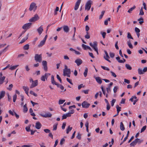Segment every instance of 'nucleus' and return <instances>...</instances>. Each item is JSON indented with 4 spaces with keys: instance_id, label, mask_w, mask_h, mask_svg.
Segmentation results:
<instances>
[{
    "instance_id": "nucleus-1",
    "label": "nucleus",
    "mask_w": 147,
    "mask_h": 147,
    "mask_svg": "<svg viewBox=\"0 0 147 147\" xmlns=\"http://www.w3.org/2000/svg\"><path fill=\"white\" fill-rule=\"evenodd\" d=\"M34 59L36 62H41L42 60V54H36L34 56Z\"/></svg>"
},
{
    "instance_id": "nucleus-2",
    "label": "nucleus",
    "mask_w": 147,
    "mask_h": 147,
    "mask_svg": "<svg viewBox=\"0 0 147 147\" xmlns=\"http://www.w3.org/2000/svg\"><path fill=\"white\" fill-rule=\"evenodd\" d=\"M37 8V6L36 5V3L32 2L30 4L29 10L31 11L33 10L34 11H35L36 10Z\"/></svg>"
},
{
    "instance_id": "nucleus-3",
    "label": "nucleus",
    "mask_w": 147,
    "mask_h": 147,
    "mask_svg": "<svg viewBox=\"0 0 147 147\" xmlns=\"http://www.w3.org/2000/svg\"><path fill=\"white\" fill-rule=\"evenodd\" d=\"M92 2L91 0H89L86 3L85 6V9L89 11L91 7V5Z\"/></svg>"
},
{
    "instance_id": "nucleus-4",
    "label": "nucleus",
    "mask_w": 147,
    "mask_h": 147,
    "mask_svg": "<svg viewBox=\"0 0 147 147\" xmlns=\"http://www.w3.org/2000/svg\"><path fill=\"white\" fill-rule=\"evenodd\" d=\"M39 18V17L38 15L36 14L34 17H32L29 20V21L30 22H34L38 20Z\"/></svg>"
},
{
    "instance_id": "nucleus-5",
    "label": "nucleus",
    "mask_w": 147,
    "mask_h": 147,
    "mask_svg": "<svg viewBox=\"0 0 147 147\" xmlns=\"http://www.w3.org/2000/svg\"><path fill=\"white\" fill-rule=\"evenodd\" d=\"M71 70L70 69H68L67 66L65 65V68L63 70V75L66 74H71Z\"/></svg>"
},
{
    "instance_id": "nucleus-6",
    "label": "nucleus",
    "mask_w": 147,
    "mask_h": 147,
    "mask_svg": "<svg viewBox=\"0 0 147 147\" xmlns=\"http://www.w3.org/2000/svg\"><path fill=\"white\" fill-rule=\"evenodd\" d=\"M90 46L92 47L94 50H96L98 48L97 47V42L96 41H94L93 42V44L92 42L89 43Z\"/></svg>"
},
{
    "instance_id": "nucleus-7",
    "label": "nucleus",
    "mask_w": 147,
    "mask_h": 147,
    "mask_svg": "<svg viewBox=\"0 0 147 147\" xmlns=\"http://www.w3.org/2000/svg\"><path fill=\"white\" fill-rule=\"evenodd\" d=\"M32 23L30 22L24 24L22 27V28L24 30L29 28L32 25Z\"/></svg>"
},
{
    "instance_id": "nucleus-8",
    "label": "nucleus",
    "mask_w": 147,
    "mask_h": 147,
    "mask_svg": "<svg viewBox=\"0 0 147 147\" xmlns=\"http://www.w3.org/2000/svg\"><path fill=\"white\" fill-rule=\"evenodd\" d=\"M82 107L83 108H88L90 105V104L86 101H84L82 104Z\"/></svg>"
},
{
    "instance_id": "nucleus-9",
    "label": "nucleus",
    "mask_w": 147,
    "mask_h": 147,
    "mask_svg": "<svg viewBox=\"0 0 147 147\" xmlns=\"http://www.w3.org/2000/svg\"><path fill=\"white\" fill-rule=\"evenodd\" d=\"M104 52L106 55V56H104V59H105L106 60L108 61L109 63H111V61L109 59L110 58V57L109 55L107 52L105 51H104Z\"/></svg>"
},
{
    "instance_id": "nucleus-10",
    "label": "nucleus",
    "mask_w": 147,
    "mask_h": 147,
    "mask_svg": "<svg viewBox=\"0 0 147 147\" xmlns=\"http://www.w3.org/2000/svg\"><path fill=\"white\" fill-rule=\"evenodd\" d=\"M81 0H78L76 3L74 7V10H76L78 9Z\"/></svg>"
},
{
    "instance_id": "nucleus-11",
    "label": "nucleus",
    "mask_w": 147,
    "mask_h": 147,
    "mask_svg": "<svg viewBox=\"0 0 147 147\" xmlns=\"http://www.w3.org/2000/svg\"><path fill=\"white\" fill-rule=\"evenodd\" d=\"M40 115L44 117H51L52 116V114L49 112H48L47 113H45L44 115L41 114Z\"/></svg>"
},
{
    "instance_id": "nucleus-12",
    "label": "nucleus",
    "mask_w": 147,
    "mask_h": 147,
    "mask_svg": "<svg viewBox=\"0 0 147 147\" xmlns=\"http://www.w3.org/2000/svg\"><path fill=\"white\" fill-rule=\"evenodd\" d=\"M38 84V81L37 80H34L33 82H32V84L30 87V88H32L36 87Z\"/></svg>"
},
{
    "instance_id": "nucleus-13",
    "label": "nucleus",
    "mask_w": 147,
    "mask_h": 147,
    "mask_svg": "<svg viewBox=\"0 0 147 147\" xmlns=\"http://www.w3.org/2000/svg\"><path fill=\"white\" fill-rule=\"evenodd\" d=\"M78 66L80 65L82 63V61L80 59H76L75 61Z\"/></svg>"
},
{
    "instance_id": "nucleus-14",
    "label": "nucleus",
    "mask_w": 147,
    "mask_h": 147,
    "mask_svg": "<svg viewBox=\"0 0 147 147\" xmlns=\"http://www.w3.org/2000/svg\"><path fill=\"white\" fill-rule=\"evenodd\" d=\"M42 126V125L39 122H37L36 123L35 128L37 129H39Z\"/></svg>"
},
{
    "instance_id": "nucleus-15",
    "label": "nucleus",
    "mask_w": 147,
    "mask_h": 147,
    "mask_svg": "<svg viewBox=\"0 0 147 147\" xmlns=\"http://www.w3.org/2000/svg\"><path fill=\"white\" fill-rule=\"evenodd\" d=\"M37 31L40 35L41 34L43 31V29L42 25L40 26L39 28L37 29Z\"/></svg>"
},
{
    "instance_id": "nucleus-16",
    "label": "nucleus",
    "mask_w": 147,
    "mask_h": 147,
    "mask_svg": "<svg viewBox=\"0 0 147 147\" xmlns=\"http://www.w3.org/2000/svg\"><path fill=\"white\" fill-rule=\"evenodd\" d=\"M63 28L64 32L67 33L69 32V29L67 26H64L63 27Z\"/></svg>"
},
{
    "instance_id": "nucleus-17",
    "label": "nucleus",
    "mask_w": 147,
    "mask_h": 147,
    "mask_svg": "<svg viewBox=\"0 0 147 147\" xmlns=\"http://www.w3.org/2000/svg\"><path fill=\"white\" fill-rule=\"evenodd\" d=\"M96 82L99 84H100L102 83V81L101 78L99 77H96L95 78Z\"/></svg>"
},
{
    "instance_id": "nucleus-18",
    "label": "nucleus",
    "mask_w": 147,
    "mask_h": 147,
    "mask_svg": "<svg viewBox=\"0 0 147 147\" xmlns=\"http://www.w3.org/2000/svg\"><path fill=\"white\" fill-rule=\"evenodd\" d=\"M5 94V92L4 91H2L0 92V99L3 98Z\"/></svg>"
},
{
    "instance_id": "nucleus-19",
    "label": "nucleus",
    "mask_w": 147,
    "mask_h": 147,
    "mask_svg": "<svg viewBox=\"0 0 147 147\" xmlns=\"http://www.w3.org/2000/svg\"><path fill=\"white\" fill-rule=\"evenodd\" d=\"M120 128L121 130L122 131H124L125 129V128L124 127V125L122 122H121L120 123Z\"/></svg>"
},
{
    "instance_id": "nucleus-20",
    "label": "nucleus",
    "mask_w": 147,
    "mask_h": 147,
    "mask_svg": "<svg viewBox=\"0 0 147 147\" xmlns=\"http://www.w3.org/2000/svg\"><path fill=\"white\" fill-rule=\"evenodd\" d=\"M27 105L26 104H25L24 106H23V111L24 113H26L27 112L28 109V108L27 107Z\"/></svg>"
},
{
    "instance_id": "nucleus-21",
    "label": "nucleus",
    "mask_w": 147,
    "mask_h": 147,
    "mask_svg": "<svg viewBox=\"0 0 147 147\" xmlns=\"http://www.w3.org/2000/svg\"><path fill=\"white\" fill-rule=\"evenodd\" d=\"M51 83L53 85H54L55 83L56 82L54 80V77L53 75H52L51 78Z\"/></svg>"
},
{
    "instance_id": "nucleus-22",
    "label": "nucleus",
    "mask_w": 147,
    "mask_h": 147,
    "mask_svg": "<svg viewBox=\"0 0 147 147\" xmlns=\"http://www.w3.org/2000/svg\"><path fill=\"white\" fill-rule=\"evenodd\" d=\"M28 34L27 35V37L26 38H23V39H22L21 40V41L19 43V44H22L26 40L28 39Z\"/></svg>"
},
{
    "instance_id": "nucleus-23",
    "label": "nucleus",
    "mask_w": 147,
    "mask_h": 147,
    "mask_svg": "<svg viewBox=\"0 0 147 147\" xmlns=\"http://www.w3.org/2000/svg\"><path fill=\"white\" fill-rule=\"evenodd\" d=\"M5 78V76H3L2 77H0V84L3 83Z\"/></svg>"
},
{
    "instance_id": "nucleus-24",
    "label": "nucleus",
    "mask_w": 147,
    "mask_h": 147,
    "mask_svg": "<svg viewBox=\"0 0 147 147\" xmlns=\"http://www.w3.org/2000/svg\"><path fill=\"white\" fill-rule=\"evenodd\" d=\"M137 144V142L136 139L131 142L130 144V145L131 146H134Z\"/></svg>"
},
{
    "instance_id": "nucleus-25",
    "label": "nucleus",
    "mask_w": 147,
    "mask_h": 147,
    "mask_svg": "<svg viewBox=\"0 0 147 147\" xmlns=\"http://www.w3.org/2000/svg\"><path fill=\"white\" fill-rule=\"evenodd\" d=\"M45 41V40H42L40 42V44L38 45V47H42L44 45Z\"/></svg>"
},
{
    "instance_id": "nucleus-26",
    "label": "nucleus",
    "mask_w": 147,
    "mask_h": 147,
    "mask_svg": "<svg viewBox=\"0 0 147 147\" xmlns=\"http://www.w3.org/2000/svg\"><path fill=\"white\" fill-rule=\"evenodd\" d=\"M138 73L140 75L143 74H144V73L143 71V70L142 69L139 68L138 70Z\"/></svg>"
},
{
    "instance_id": "nucleus-27",
    "label": "nucleus",
    "mask_w": 147,
    "mask_h": 147,
    "mask_svg": "<svg viewBox=\"0 0 147 147\" xmlns=\"http://www.w3.org/2000/svg\"><path fill=\"white\" fill-rule=\"evenodd\" d=\"M136 141L137 143H138V144H139L142 142L143 141V140H141L140 139L137 138L136 139Z\"/></svg>"
},
{
    "instance_id": "nucleus-28",
    "label": "nucleus",
    "mask_w": 147,
    "mask_h": 147,
    "mask_svg": "<svg viewBox=\"0 0 147 147\" xmlns=\"http://www.w3.org/2000/svg\"><path fill=\"white\" fill-rule=\"evenodd\" d=\"M136 7L135 6H134L132 7L127 12L129 13H131L134 9L136 8Z\"/></svg>"
},
{
    "instance_id": "nucleus-29",
    "label": "nucleus",
    "mask_w": 147,
    "mask_h": 147,
    "mask_svg": "<svg viewBox=\"0 0 147 147\" xmlns=\"http://www.w3.org/2000/svg\"><path fill=\"white\" fill-rule=\"evenodd\" d=\"M127 44L129 47L131 49L133 48V47L131 43V42L130 40H129L127 42Z\"/></svg>"
},
{
    "instance_id": "nucleus-30",
    "label": "nucleus",
    "mask_w": 147,
    "mask_h": 147,
    "mask_svg": "<svg viewBox=\"0 0 147 147\" xmlns=\"http://www.w3.org/2000/svg\"><path fill=\"white\" fill-rule=\"evenodd\" d=\"M72 129V127H70V126H69L66 130V133L68 134Z\"/></svg>"
},
{
    "instance_id": "nucleus-31",
    "label": "nucleus",
    "mask_w": 147,
    "mask_h": 147,
    "mask_svg": "<svg viewBox=\"0 0 147 147\" xmlns=\"http://www.w3.org/2000/svg\"><path fill=\"white\" fill-rule=\"evenodd\" d=\"M29 45L28 44H26L23 47V49L25 50H28L29 49Z\"/></svg>"
},
{
    "instance_id": "nucleus-32",
    "label": "nucleus",
    "mask_w": 147,
    "mask_h": 147,
    "mask_svg": "<svg viewBox=\"0 0 147 147\" xmlns=\"http://www.w3.org/2000/svg\"><path fill=\"white\" fill-rule=\"evenodd\" d=\"M88 71V68L86 67L85 68V71L84 73V75L85 77H86L87 76Z\"/></svg>"
},
{
    "instance_id": "nucleus-33",
    "label": "nucleus",
    "mask_w": 147,
    "mask_h": 147,
    "mask_svg": "<svg viewBox=\"0 0 147 147\" xmlns=\"http://www.w3.org/2000/svg\"><path fill=\"white\" fill-rule=\"evenodd\" d=\"M18 65H17L15 66H13L9 68V69L11 70H13L14 69H15L18 66Z\"/></svg>"
},
{
    "instance_id": "nucleus-34",
    "label": "nucleus",
    "mask_w": 147,
    "mask_h": 147,
    "mask_svg": "<svg viewBox=\"0 0 147 147\" xmlns=\"http://www.w3.org/2000/svg\"><path fill=\"white\" fill-rule=\"evenodd\" d=\"M144 12L143 10V8L142 7L140 11V13L139 14V15L142 16L144 14Z\"/></svg>"
},
{
    "instance_id": "nucleus-35",
    "label": "nucleus",
    "mask_w": 147,
    "mask_h": 147,
    "mask_svg": "<svg viewBox=\"0 0 147 147\" xmlns=\"http://www.w3.org/2000/svg\"><path fill=\"white\" fill-rule=\"evenodd\" d=\"M125 66L127 69L129 70H130L132 69L131 67L129 64H126Z\"/></svg>"
},
{
    "instance_id": "nucleus-36",
    "label": "nucleus",
    "mask_w": 147,
    "mask_h": 147,
    "mask_svg": "<svg viewBox=\"0 0 147 147\" xmlns=\"http://www.w3.org/2000/svg\"><path fill=\"white\" fill-rule=\"evenodd\" d=\"M57 123H55L53 125V131H55L57 129Z\"/></svg>"
},
{
    "instance_id": "nucleus-37",
    "label": "nucleus",
    "mask_w": 147,
    "mask_h": 147,
    "mask_svg": "<svg viewBox=\"0 0 147 147\" xmlns=\"http://www.w3.org/2000/svg\"><path fill=\"white\" fill-rule=\"evenodd\" d=\"M23 88L25 92V91H28L29 89V88L28 87L23 86Z\"/></svg>"
},
{
    "instance_id": "nucleus-38",
    "label": "nucleus",
    "mask_w": 147,
    "mask_h": 147,
    "mask_svg": "<svg viewBox=\"0 0 147 147\" xmlns=\"http://www.w3.org/2000/svg\"><path fill=\"white\" fill-rule=\"evenodd\" d=\"M31 125H29L28 127H26V128H25L26 129L27 131L29 132L31 130L30 129V127H31Z\"/></svg>"
},
{
    "instance_id": "nucleus-39",
    "label": "nucleus",
    "mask_w": 147,
    "mask_h": 147,
    "mask_svg": "<svg viewBox=\"0 0 147 147\" xmlns=\"http://www.w3.org/2000/svg\"><path fill=\"white\" fill-rule=\"evenodd\" d=\"M127 38H130L133 39V38L132 37L130 33L128 32L127 33Z\"/></svg>"
},
{
    "instance_id": "nucleus-40",
    "label": "nucleus",
    "mask_w": 147,
    "mask_h": 147,
    "mask_svg": "<svg viewBox=\"0 0 147 147\" xmlns=\"http://www.w3.org/2000/svg\"><path fill=\"white\" fill-rule=\"evenodd\" d=\"M146 125H145L143 126L142 128L141 129L140 131V133H141L143 132H144L145 130L146 129Z\"/></svg>"
},
{
    "instance_id": "nucleus-41",
    "label": "nucleus",
    "mask_w": 147,
    "mask_h": 147,
    "mask_svg": "<svg viewBox=\"0 0 147 147\" xmlns=\"http://www.w3.org/2000/svg\"><path fill=\"white\" fill-rule=\"evenodd\" d=\"M17 95L15 94H14L13 96V101L14 102H16V100L17 98Z\"/></svg>"
},
{
    "instance_id": "nucleus-42",
    "label": "nucleus",
    "mask_w": 147,
    "mask_h": 147,
    "mask_svg": "<svg viewBox=\"0 0 147 147\" xmlns=\"http://www.w3.org/2000/svg\"><path fill=\"white\" fill-rule=\"evenodd\" d=\"M86 34L85 35V37L86 39H89L90 38V36L88 34V32H86Z\"/></svg>"
},
{
    "instance_id": "nucleus-43",
    "label": "nucleus",
    "mask_w": 147,
    "mask_h": 147,
    "mask_svg": "<svg viewBox=\"0 0 147 147\" xmlns=\"http://www.w3.org/2000/svg\"><path fill=\"white\" fill-rule=\"evenodd\" d=\"M118 88V87L117 86H115L113 89L114 92L115 93L117 92V90Z\"/></svg>"
},
{
    "instance_id": "nucleus-44",
    "label": "nucleus",
    "mask_w": 147,
    "mask_h": 147,
    "mask_svg": "<svg viewBox=\"0 0 147 147\" xmlns=\"http://www.w3.org/2000/svg\"><path fill=\"white\" fill-rule=\"evenodd\" d=\"M82 46L84 50H86L87 49L88 47V46H86L84 44H82Z\"/></svg>"
},
{
    "instance_id": "nucleus-45",
    "label": "nucleus",
    "mask_w": 147,
    "mask_h": 147,
    "mask_svg": "<svg viewBox=\"0 0 147 147\" xmlns=\"http://www.w3.org/2000/svg\"><path fill=\"white\" fill-rule=\"evenodd\" d=\"M65 101V100H60L59 101V104L60 105L63 104Z\"/></svg>"
},
{
    "instance_id": "nucleus-46",
    "label": "nucleus",
    "mask_w": 147,
    "mask_h": 147,
    "mask_svg": "<svg viewBox=\"0 0 147 147\" xmlns=\"http://www.w3.org/2000/svg\"><path fill=\"white\" fill-rule=\"evenodd\" d=\"M101 67L102 69H103L104 70H107V71L109 70V68L107 67H105L104 66H101Z\"/></svg>"
},
{
    "instance_id": "nucleus-47",
    "label": "nucleus",
    "mask_w": 147,
    "mask_h": 147,
    "mask_svg": "<svg viewBox=\"0 0 147 147\" xmlns=\"http://www.w3.org/2000/svg\"><path fill=\"white\" fill-rule=\"evenodd\" d=\"M77 138L79 140L81 139V135L80 133H79L78 134V135L77 136Z\"/></svg>"
},
{
    "instance_id": "nucleus-48",
    "label": "nucleus",
    "mask_w": 147,
    "mask_h": 147,
    "mask_svg": "<svg viewBox=\"0 0 147 147\" xmlns=\"http://www.w3.org/2000/svg\"><path fill=\"white\" fill-rule=\"evenodd\" d=\"M51 74L50 73H45L44 75L45 79L47 80L48 77Z\"/></svg>"
},
{
    "instance_id": "nucleus-49",
    "label": "nucleus",
    "mask_w": 147,
    "mask_h": 147,
    "mask_svg": "<svg viewBox=\"0 0 147 147\" xmlns=\"http://www.w3.org/2000/svg\"><path fill=\"white\" fill-rule=\"evenodd\" d=\"M57 78L59 81L60 83H62V80L59 75H57Z\"/></svg>"
},
{
    "instance_id": "nucleus-50",
    "label": "nucleus",
    "mask_w": 147,
    "mask_h": 147,
    "mask_svg": "<svg viewBox=\"0 0 147 147\" xmlns=\"http://www.w3.org/2000/svg\"><path fill=\"white\" fill-rule=\"evenodd\" d=\"M116 107L117 109V111H121V107H119V105H117L116 106Z\"/></svg>"
},
{
    "instance_id": "nucleus-51",
    "label": "nucleus",
    "mask_w": 147,
    "mask_h": 147,
    "mask_svg": "<svg viewBox=\"0 0 147 147\" xmlns=\"http://www.w3.org/2000/svg\"><path fill=\"white\" fill-rule=\"evenodd\" d=\"M109 55L111 57L113 58L115 56V54L113 53L110 52L109 53Z\"/></svg>"
},
{
    "instance_id": "nucleus-52",
    "label": "nucleus",
    "mask_w": 147,
    "mask_h": 147,
    "mask_svg": "<svg viewBox=\"0 0 147 147\" xmlns=\"http://www.w3.org/2000/svg\"><path fill=\"white\" fill-rule=\"evenodd\" d=\"M101 34H102L103 38H104L105 37V36L106 34V32H101Z\"/></svg>"
},
{
    "instance_id": "nucleus-53",
    "label": "nucleus",
    "mask_w": 147,
    "mask_h": 147,
    "mask_svg": "<svg viewBox=\"0 0 147 147\" xmlns=\"http://www.w3.org/2000/svg\"><path fill=\"white\" fill-rule=\"evenodd\" d=\"M84 86L83 84H81L78 86V90H80L81 88L84 87Z\"/></svg>"
},
{
    "instance_id": "nucleus-54",
    "label": "nucleus",
    "mask_w": 147,
    "mask_h": 147,
    "mask_svg": "<svg viewBox=\"0 0 147 147\" xmlns=\"http://www.w3.org/2000/svg\"><path fill=\"white\" fill-rule=\"evenodd\" d=\"M13 86L12 84H11L9 85V88H8L7 89L9 90H12L11 88L13 87Z\"/></svg>"
},
{
    "instance_id": "nucleus-55",
    "label": "nucleus",
    "mask_w": 147,
    "mask_h": 147,
    "mask_svg": "<svg viewBox=\"0 0 147 147\" xmlns=\"http://www.w3.org/2000/svg\"><path fill=\"white\" fill-rule=\"evenodd\" d=\"M66 125V123L64 122L63 123L61 128L63 129H64L65 128V127Z\"/></svg>"
},
{
    "instance_id": "nucleus-56",
    "label": "nucleus",
    "mask_w": 147,
    "mask_h": 147,
    "mask_svg": "<svg viewBox=\"0 0 147 147\" xmlns=\"http://www.w3.org/2000/svg\"><path fill=\"white\" fill-rule=\"evenodd\" d=\"M101 89L102 90L103 92V94H104V95H105V90H104L103 88V86H101Z\"/></svg>"
},
{
    "instance_id": "nucleus-57",
    "label": "nucleus",
    "mask_w": 147,
    "mask_h": 147,
    "mask_svg": "<svg viewBox=\"0 0 147 147\" xmlns=\"http://www.w3.org/2000/svg\"><path fill=\"white\" fill-rule=\"evenodd\" d=\"M116 101V100L115 99H113L111 101V106H113L114 105V103Z\"/></svg>"
},
{
    "instance_id": "nucleus-58",
    "label": "nucleus",
    "mask_w": 147,
    "mask_h": 147,
    "mask_svg": "<svg viewBox=\"0 0 147 147\" xmlns=\"http://www.w3.org/2000/svg\"><path fill=\"white\" fill-rule=\"evenodd\" d=\"M65 140L64 138H63L60 141V144L61 145H62L64 143V142H65Z\"/></svg>"
},
{
    "instance_id": "nucleus-59",
    "label": "nucleus",
    "mask_w": 147,
    "mask_h": 147,
    "mask_svg": "<svg viewBox=\"0 0 147 147\" xmlns=\"http://www.w3.org/2000/svg\"><path fill=\"white\" fill-rule=\"evenodd\" d=\"M44 131L45 133H49L51 131L50 130L48 129H44Z\"/></svg>"
},
{
    "instance_id": "nucleus-60",
    "label": "nucleus",
    "mask_w": 147,
    "mask_h": 147,
    "mask_svg": "<svg viewBox=\"0 0 147 147\" xmlns=\"http://www.w3.org/2000/svg\"><path fill=\"white\" fill-rule=\"evenodd\" d=\"M42 65L43 66L47 65V62L46 61H42Z\"/></svg>"
},
{
    "instance_id": "nucleus-61",
    "label": "nucleus",
    "mask_w": 147,
    "mask_h": 147,
    "mask_svg": "<svg viewBox=\"0 0 147 147\" xmlns=\"http://www.w3.org/2000/svg\"><path fill=\"white\" fill-rule=\"evenodd\" d=\"M135 31L137 33H139L140 32V30L138 28L136 27L135 28Z\"/></svg>"
},
{
    "instance_id": "nucleus-62",
    "label": "nucleus",
    "mask_w": 147,
    "mask_h": 147,
    "mask_svg": "<svg viewBox=\"0 0 147 147\" xmlns=\"http://www.w3.org/2000/svg\"><path fill=\"white\" fill-rule=\"evenodd\" d=\"M110 73H111V75L112 76H113L114 77H116V75L113 72L111 71H110Z\"/></svg>"
},
{
    "instance_id": "nucleus-63",
    "label": "nucleus",
    "mask_w": 147,
    "mask_h": 147,
    "mask_svg": "<svg viewBox=\"0 0 147 147\" xmlns=\"http://www.w3.org/2000/svg\"><path fill=\"white\" fill-rule=\"evenodd\" d=\"M89 28L88 25H86L85 26V30L86 31V32H88V31L89 30Z\"/></svg>"
},
{
    "instance_id": "nucleus-64",
    "label": "nucleus",
    "mask_w": 147,
    "mask_h": 147,
    "mask_svg": "<svg viewBox=\"0 0 147 147\" xmlns=\"http://www.w3.org/2000/svg\"><path fill=\"white\" fill-rule=\"evenodd\" d=\"M45 78L44 76H42L41 78V80L43 81H45Z\"/></svg>"
}]
</instances>
